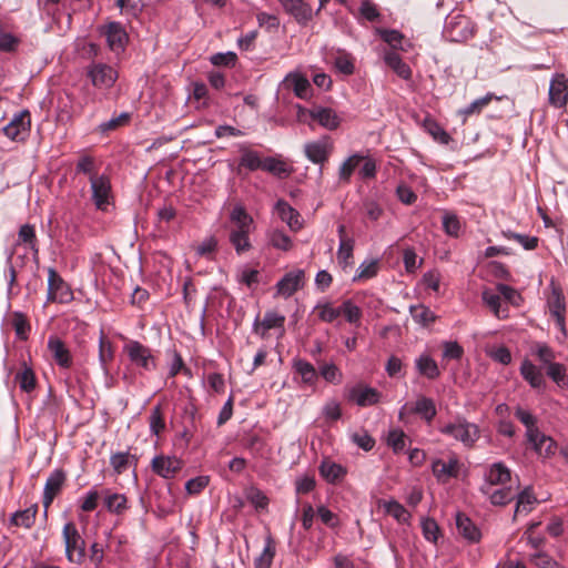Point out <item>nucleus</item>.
<instances>
[{
	"label": "nucleus",
	"mask_w": 568,
	"mask_h": 568,
	"mask_svg": "<svg viewBox=\"0 0 568 568\" xmlns=\"http://www.w3.org/2000/svg\"><path fill=\"white\" fill-rule=\"evenodd\" d=\"M110 464L113 467L114 471L120 475L124 473L130 465L136 466L138 458L135 455H131L130 453H116L113 454L110 458Z\"/></svg>",
	"instance_id": "a19ab883"
},
{
	"label": "nucleus",
	"mask_w": 568,
	"mask_h": 568,
	"mask_svg": "<svg viewBox=\"0 0 568 568\" xmlns=\"http://www.w3.org/2000/svg\"><path fill=\"white\" fill-rule=\"evenodd\" d=\"M484 303L491 310L494 315L499 320H505L508 317V306L507 304L503 305L501 297L498 291H493L490 288H486L481 294Z\"/></svg>",
	"instance_id": "393cba45"
},
{
	"label": "nucleus",
	"mask_w": 568,
	"mask_h": 568,
	"mask_svg": "<svg viewBox=\"0 0 568 568\" xmlns=\"http://www.w3.org/2000/svg\"><path fill=\"white\" fill-rule=\"evenodd\" d=\"M124 352L128 354L130 361L138 367L144 371L155 369V358L151 349L138 341H130L124 345Z\"/></svg>",
	"instance_id": "0eeeda50"
},
{
	"label": "nucleus",
	"mask_w": 568,
	"mask_h": 568,
	"mask_svg": "<svg viewBox=\"0 0 568 568\" xmlns=\"http://www.w3.org/2000/svg\"><path fill=\"white\" fill-rule=\"evenodd\" d=\"M456 527L459 535L470 542H478L481 538L479 528L463 513L456 514Z\"/></svg>",
	"instance_id": "b1692460"
},
{
	"label": "nucleus",
	"mask_w": 568,
	"mask_h": 568,
	"mask_svg": "<svg viewBox=\"0 0 568 568\" xmlns=\"http://www.w3.org/2000/svg\"><path fill=\"white\" fill-rule=\"evenodd\" d=\"M415 366L419 375L434 381L440 376V369L434 358L428 354H422L415 359Z\"/></svg>",
	"instance_id": "cd10ccee"
},
{
	"label": "nucleus",
	"mask_w": 568,
	"mask_h": 568,
	"mask_svg": "<svg viewBox=\"0 0 568 568\" xmlns=\"http://www.w3.org/2000/svg\"><path fill=\"white\" fill-rule=\"evenodd\" d=\"M149 422L150 430L153 435L159 436L165 429V420L160 405L153 407Z\"/></svg>",
	"instance_id": "4d7b16f0"
},
{
	"label": "nucleus",
	"mask_w": 568,
	"mask_h": 568,
	"mask_svg": "<svg viewBox=\"0 0 568 568\" xmlns=\"http://www.w3.org/2000/svg\"><path fill=\"white\" fill-rule=\"evenodd\" d=\"M262 170L272 173L278 178H286L291 174V169L284 161L272 156L263 159Z\"/></svg>",
	"instance_id": "ea45409f"
},
{
	"label": "nucleus",
	"mask_w": 568,
	"mask_h": 568,
	"mask_svg": "<svg viewBox=\"0 0 568 568\" xmlns=\"http://www.w3.org/2000/svg\"><path fill=\"white\" fill-rule=\"evenodd\" d=\"M520 373L531 387L540 388L545 385V378L541 371L537 368L530 361L526 359L523 362Z\"/></svg>",
	"instance_id": "72a5a7b5"
},
{
	"label": "nucleus",
	"mask_w": 568,
	"mask_h": 568,
	"mask_svg": "<svg viewBox=\"0 0 568 568\" xmlns=\"http://www.w3.org/2000/svg\"><path fill=\"white\" fill-rule=\"evenodd\" d=\"M476 31V24L463 14L452 17L445 26V34L453 42H465L474 38Z\"/></svg>",
	"instance_id": "20e7f679"
},
{
	"label": "nucleus",
	"mask_w": 568,
	"mask_h": 568,
	"mask_svg": "<svg viewBox=\"0 0 568 568\" xmlns=\"http://www.w3.org/2000/svg\"><path fill=\"white\" fill-rule=\"evenodd\" d=\"M38 513V506L32 505L31 507L19 510L12 516V523L16 526L23 527V528H31L36 521Z\"/></svg>",
	"instance_id": "37998d69"
},
{
	"label": "nucleus",
	"mask_w": 568,
	"mask_h": 568,
	"mask_svg": "<svg viewBox=\"0 0 568 568\" xmlns=\"http://www.w3.org/2000/svg\"><path fill=\"white\" fill-rule=\"evenodd\" d=\"M284 11L298 24L306 26L313 19V9L306 0H277Z\"/></svg>",
	"instance_id": "9b49d317"
},
{
	"label": "nucleus",
	"mask_w": 568,
	"mask_h": 568,
	"mask_svg": "<svg viewBox=\"0 0 568 568\" xmlns=\"http://www.w3.org/2000/svg\"><path fill=\"white\" fill-rule=\"evenodd\" d=\"M440 433L460 442L465 447L471 448L480 437L479 427L464 417H456L454 422L440 427Z\"/></svg>",
	"instance_id": "f03ea898"
},
{
	"label": "nucleus",
	"mask_w": 568,
	"mask_h": 568,
	"mask_svg": "<svg viewBox=\"0 0 568 568\" xmlns=\"http://www.w3.org/2000/svg\"><path fill=\"white\" fill-rule=\"evenodd\" d=\"M16 381L21 390L26 393L32 392L37 386V377L32 368L24 366V368L17 373Z\"/></svg>",
	"instance_id": "49530a36"
},
{
	"label": "nucleus",
	"mask_w": 568,
	"mask_h": 568,
	"mask_svg": "<svg viewBox=\"0 0 568 568\" xmlns=\"http://www.w3.org/2000/svg\"><path fill=\"white\" fill-rule=\"evenodd\" d=\"M427 132L442 144H448L450 135L435 121L426 122Z\"/></svg>",
	"instance_id": "338daca9"
},
{
	"label": "nucleus",
	"mask_w": 568,
	"mask_h": 568,
	"mask_svg": "<svg viewBox=\"0 0 568 568\" xmlns=\"http://www.w3.org/2000/svg\"><path fill=\"white\" fill-rule=\"evenodd\" d=\"M11 323L17 337L21 341L28 339L31 326L27 316L21 312H13Z\"/></svg>",
	"instance_id": "a18cd8bd"
},
{
	"label": "nucleus",
	"mask_w": 568,
	"mask_h": 568,
	"mask_svg": "<svg viewBox=\"0 0 568 568\" xmlns=\"http://www.w3.org/2000/svg\"><path fill=\"white\" fill-rule=\"evenodd\" d=\"M105 507L109 511L122 514L126 509V497L122 494H111L105 500Z\"/></svg>",
	"instance_id": "13d9d810"
},
{
	"label": "nucleus",
	"mask_w": 568,
	"mask_h": 568,
	"mask_svg": "<svg viewBox=\"0 0 568 568\" xmlns=\"http://www.w3.org/2000/svg\"><path fill=\"white\" fill-rule=\"evenodd\" d=\"M432 470L438 480L446 481L448 478L458 477L459 462L456 457H452L448 462L436 459L433 462Z\"/></svg>",
	"instance_id": "6ab92c4d"
},
{
	"label": "nucleus",
	"mask_w": 568,
	"mask_h": 568,
	"mask_svg": "<svg viewBox=\"0 0 568 568\" xmlns=\"http://www.w3.org/2000/svg\"><path fill=\"white\" fill-rule=\"evenodd\" d=\"M384 60L386 64L402 79L408 80L412 77V70L407 63L403 61L400 55L395 51L385 53Z\"/></svg>",
	"instance_id": "473e14b6"
},
{
	"label": "nucleus",
	"mask_w": 568,
	"mask_h": 568,
	"mask_svg": "<svg viewBox=\"0 0 568 568\" xmlns=\"http://www.w3.org/2000/svg\"><path fill=\"white\" fill-rule=\"evenodd\" d=\"M241 153L240 166H244L250 171L262 170L263 159L260 158L256 151L243 148Z\"/></svg>",
	"instance_id": "de8ad7c7"
},
{
	"label": "nucleus",
	"mask_w": 568,
	"mask_h": 568,
	"mask_svg": "<svg viewBox=\"0 0 568 568\" xmlns=\"http://www.w3.org/2000/svg\"><path fill=\"white\" fill-rule=\"evenodd\" d=\"M406 435L400 429H393L388 433L387 444L392 447L394 453L398 454L404 450L406 446Z\"/></svg>",
	"instance_id": "0e129e2a"
},
{
	"label": "nucleus",
	"mask_w": 568,
	"mask_h": 568,
	"mask_svg": "<svg viewBox=\"0 0 568 568\" xmlns=\"http://www.w3.org/2000/svg\"><path fill=\"white\" fill-rule=\"evenodd\" d=\"M284 84L292 89L295 95L300 99L308 98L312 89L308 79L298 72L288 73L284 79Z\"/></svg>",
	"instance_id": "5701e85b"
},
{
	"label": "nucleus",
	"mask_w": 568,
	"mask_h": 568,
	"mask_svg": "<svg viewBox=\"0 0 568 568\" xmlns=\"http://www.w3.org/2000/svg\"><path fill=\"white\" fill-rule=\"evenodd\" d=\"M275 209L281 220L285 222L292 231L297 232L302 229L303 224L300 220V213L286 201L278 200L276 202Z\"/></svg>",
	"instance_id": "4be33fe9"
},
{
	"label": "nucleus",
	"mask_w": 568,
	"mask_h": 568,
	"mask_svg": "<svg viewBox=\"0 0 568 568\" xmlns=\"http://www.w3.org/2000/svg\"><path fill=\"white\" fill-rule=\"evenodd\" d=\"M364 156L359 154H353L346 161H344L339 168L338 176L343 183H349L351 176L354 171L363 162Z\"/></svg>",
	"instance_id": "c03bdc74"
},
{
	"label": "nucleus",
	"mask_w": 568,
	"mask_h": 568,
	"mask_svg": "<svg viewBox=\"0 0 568 568\" xmlns=\"http://www.w3.org/2000/svg\"><path fill=\"white\" fill-rule=\"evenodd\" d=\"M276 555V541L268 534L262 552L254 559V568H271Z\"/></svg>",
	"instance_id": "c756f323"
},
{
	"label": "nucleus",
	"mask_w": 568,
	"mask_h": 568,
	"mask_svg": "<svg viewBox=\"0 0 568 568\" xmlns=\"http://www.w3.org/2000/svg\"><path fill=\"white\" fill-rule=\"evenodd\" d=\"M114 358V346L110 339L101 332L99 338V362L104 375H109V364Z\"/></svg>",
	"instance_id": "7c9ffc66"
},
{
	"label": "nucleus",
	"mask_w": 568,
	"mask_h": 568,
	"mask_svg": "<svg viewBox=\"0 0 568 568\" xmlns=\"http://www.w3.org/2000/svg\"><path fill=\"white\" fill-rule=\"evenodd\" d=\"M303 280L304 271L296 270L288 272L277 283V292L285 297H290L303 286Z\"/></svg>",
	"instance_id": "a211bd4d"
},
{
	"label": "nucleus",
	"mask_w": 568,
	"mask_h": 568,
	"mask_svg": "<svg viewBox=\"0 0 568 568\" xmlns=\"http://www.w3.org/2000/svg\"><path fill=\"white\" fill-rule=\"evenodd\" d=\"M321 376L328 383L337 385L342 383L343 374L339 368L333 363H323L320 365Z\"/></svg>",
	"instance_id": "603ef678"
},
{
	"label": "nucleus",
	"mask_w": 568,
	"mask_h": 568,
	"mask_svg": "<svg viewBox=\"0 0 568 568\" xmlns=\"http://www.w3.org/2000/svg\"><path fill=\"white\" fill-rule=\"evenodd\" d=\"M67 480V475L62 469H54L48 477L44 490L42 505L45 511L49 509L54 498L61 493Z\"/></svg>",
	"instance_id": "f8f14e48"
},
{
	"label": "nucleus",
	"mask_w": 568,
	"mask_h": 568,
	"mask_svg": "<svg viewBox=\"0 0 568 568\" xmlns=\"http://www.w3.org/2000/svg\"><path fill=\"white\" fill-rule=\"evenodd\" d=\"M443 227L444 231L449 235L457 237L459 235L462 223L459 217L453 213H446L443 216Z\"/></svg>",
	"instance_id": "680f3d73"
},
{
	"label": "nucleus",
	"mask_w": 568,
	"mask_h": 568,
	"mask_svg": "<svg viewBox=\"0 0 568 568\" xmlns=\"http://www.w3.org/2000/svg\"><path fill=\"white\" fill-rule=\"evenodd\" d=\"M335 68L345 75H351L355 71V58L345 50H337L334 54Z\"/></svg>",
	"instance_id": "e433bc0d"
},
{
	"label": "nucleus",
	"mask_w": 568,
	"mask_h": 568,
	"mask_svg": "<svg viewBox=\"0 0 568 568\" xmlns=\"http://www.w3.org/2000/svg\"><path fill=\"white\" fill-rule=\"evenodd\" d=\"M385 511L394 517L398 523L406 524L409 521L410 514L406 508L396 500L386 501L384 504Z\"/></svg>",
	"instance_id": "3c124183"
},
{
	"label": "nucleus",
	"mask_w": 568,
	"mask_h": 568,
	"mask_svg": "<svg viewBox=\"0 0 568 568\" xmlns=\"http://www.w3.org/2000/svg\"><path fill=\"white\" fill-rule=\"evenodd\" d=\"M285 316L274 312L267 311L264 314L263 320H260L257 316L253 324V332L261 336V338L265 339L267 337V331L272 328H281L284 331Z\"/></svg>",
	"instance_id": "2eb2a0df"
},
{
	"label": "nucleus",
	"mask_w": 568,
	"mask_h": 568,
	"mask_svg": "<svg viewBox=\"0 0 568 568\" xmlns=\"http://www.w3.org/2000/svg\"><path fill=\"white\" fill-rule=\"evenodd\" d=\"M549 102L556 108L565 106L568 102V79L558 73L554 77L549 88Z\"/></svg>",
	"instance_id": "dca6fc26"
},
{
	"label": "nucleus",
	"mask_w": 568,
	"mask_h": 568,
	"mask_svg": "<svg viewBox=\"0 0 568 568\" xmlns=\"http://www.w3.org/2000/svg\"><path fill=\"white\" fill-rule=\"evenodd\" d=\"M409 313L416 323H418L425 327L429 326L437 320V316L435 315V313L432 312L425 305H412L409 307Z\"/></svg>",
	"instance_id": "58836bf2"
},
{
	"label": "nucleus",
	"mask_w": 568,
	"mask_h": 568,
	"mask_svg": "<svg viewBox=\"0 0 568 568\" xmlns=\"http://www.w3.org/2000/svg\"><path fill=\"white\" fill-rule=\"evenodd\" d=\"M547 375L560 387L568 386L566 367L560 363H550L547 366Z\"/></svg>",
	"instance_id": "5fc2aeb1"
},
{
	"label": "nucleus",
	"mask_w": 568,
	"mask_h": 568,
	"mask_svg": "<svg viewBox=\"0 0 568 568\" xmlns=\"http://www.w3.org/2000/svg\"><path fill=\"white\" fill-rule=\"evenodd\" d=\"M494 95L491 93L486 94L483 98H479L471 102L468 106L460 110V114L464 116H470L473 114H479L484 108H486L493 100Z\"/></svg>",
	"instance_id": "052dcab7"
},
{
	"label": "nucleus",
	"mask_w": 568,
	"mask_h": 568,
	"mask_svg": "<svg viewBox=\"0 0 568 568\" xmlns=\"http://www.w3.org/2000/svg\"><path fill=\"white\" fill-rule=\"evenodd\" d=\"M333 151V144L328 138L318 141L308 142L304 145L305 156L314 164L323 165L328 161Z\"/></svg>",
	"instance_id": "4468645a"
},
{
	"label": "nucleus",
	"mask_w": 568,
	"mask_h": 568,
	"mask_svg": "<svg viewBox=\"0 0 568 568\" xmlns=\"http://www.w3.org/2000/svg\"><path fill=\"white\" fill-rule=\"evenodd\" d=\"M19 240L21 243L26 244L34 255L39 253V246L36 235L34 226L30 224H24L19 230Z\"/></svg>",
	"instance_id": "09e8293b"
},
{
	"label": "nucleus",
	"mask_w": 568,
	"mask_h": 568,
	"mask_svg": "<svg viewBox=\"0 0 568 568\" xmlns=\"http://www.w3.org/2000/svg\"><path fill=\"white\" fill-rule=\"evenodd\" d=\"M62 539L68 561L75 565H82L87 557L85 540L80 535L74 523L69 521L63 526Z\"/></svg>",
	"instance_id": "7ed1b4c3"
},
{
	"label": "nucleus",
	"mask_w": 568,
	"mask_h": 568,
	"mask_svg": "<svg viewBox=\"0 0 568 568\" xmlns=\"http://www.w3.org/2000/svg\"><path fill=\"white\" fill-rule=\"evenodd\" d=\"M348 399L361 407L372 406L379 402L381 393L375 388L359 384L349 389Z\"/></svg>",
	"instance_id": "f3484780"
},
{
	"label": "nucleus",
	"mask_w": 568,
	"mask_h": 568,
	"mask_svg": "<svg viewBox=\"0 0 568 568\" xmlns=\"http://www.w3.org/2000/svg\"><path fill=\"white\" fill-rule=\"evenodd\" d=\"M423 536L430 542H437L440 530L433 518H426L422 521Z\"/></svg>",
	"instance_id": "69168bd1"
},
{
	"label": "nucleus",
	"mask_w": 568,
	"mask_h": 568,
	"mask_svg": "<svg viewBox=\"0 0 568 568\" xmlns=\"http://www.w3.org/2000/svg\"><path fill=\"white\" fill-rule=\"evenodd\" d=\"M534 449L542 457H549L556 452V443L550 437L545 436L538 432V436L534 439H528Z\"/></svg>",
	"instance_id": "4c0bfd02"
},
{
	"label": "nucleus",
	"mask_w": 568,
	"mask_h": 568,
	"mask_svg": "<svg viewBox=\"0 0 568 568\" xmlns=\"http://www.w3.org/2000/svg\"><path fill=\"white\" fill-rule=\"evenodd\" d=\"M378 273V263L377 261H371L368 263L364 262L362 263L358 268L357 273L354 276L353 281H363V280H369L377 275Z\"/></svg>",
	"instance_id": "bf43d9fd"
},
{
	"label": "nucleus",
	"mask_w": 568,
	"mask_h": 568,
	"mask_svg": "<svg viewBox=\"0 0 568 568\" xmlns=\"http://www.w3.org/2000/svg\"><path fill=\"white\" fill-rule=\"evenodd\" d=\"M480 491L488 496L490 503L496 506L507 505L516 498V493L510 487L494 489V487L490 488L489 484H484L480 487Z\"/></svg>",
	"instance_id": "bb28decb"
},
{
	"label": "nucleus",
	"mask_w": 568,
	"mask_h": 568,
	"mask_svg": "<svg viewBox=\"0 0 568 568\" xmlns=\"http://www.w3.org/2000/svg\"><path fill=\"white\" fill-rule=\"evenodd\" d=\"M318 470H320V475L327 483L333 484V485L341 483L347 474V470L345 467H343L341 464H337L329 459H324L321 463Z\"/></svg>",
	"instance_id": "412c9836"
},
{
	"label": "nucleus",
	"mask_w": 568,
	"mask_h": 568,
	"mask_svg": "<svg viewBox=\"0 0 568 568\" xmlns=\"http://www.w3.org/2000/svg\"><path fill=\"white\" fill-rule=\"evenodd\" d=\"M130 121V114L124 112L121 113L119 116L113 118L106 122H103L99 125V131L102 133H106L110 131H114L120 126L126 125Z\"/></svg>",
	"instance_id": "774afa93"
},
{
	"label": "nucleus",
	"mask_w": 568,
	"mask_h": 568,
	"mask_svg": "<svg viewBox=\"0 0 568 568\" xmlns=\"http://www.w3.org/2000/svg\"><path fill=\"white\" fill-rule=\"evenodd\" d=\"M48 348L51 352L55 363L62 368H69L72 365V357L65 344L57 336H50Z\"/></svg>",
	"instance_id": "aec40b11"
},
{
	"label": "nucleus",
	"mask_w": 568,
	"mask_h": 568,
	"mask_svg": "<svg viewBox=\"0 0 568 568\" xmlns=\"http://www.w3.org/2000/svg\"><path fill=\"white\" fill-rule=\"evenodd\" d=\"M101 33L105 37L109 49L116 55L124 52L129 36L122 23L112 21L102 27Z\"/></svg>",
	"instance_id": "6e6552de"
},
{
	"label": "nucleus",
	"mask_w": 568,
	"mask_h": 568,
	"mask_svg": "<svg viewBox=\"0 0 568 568\" xmlns=\"http://www.w3.org/2000/svg\"><path fill=\"white\" fill-rule=\"evenodd\" d=\"M73 298V293L67 282L60 276L55 268H48V294L49 303H69Z\"/></svg>",
	"instance_id": "423d86ee"
},
{
	"label": "nucleus",
	"mask_w": 568,
	"mask_h": 568,
	"mask_svg": "<svg viewBox=\"0 0 568 568\" xmlns=\"http://www.w3.org/2000/svg\"><path fill=\"white\" fill-rule=\"evenodd\" d=\"M270 242L273 247L281 251H290L293 246L291 237L278 230H275L271 233Z\"/></svg>",
	"instance_id": "e2e57ef3"
},
{
	"label": "nucleus",
	"mask_w": 568,
	"mask_h": 568,
	"mask_svg": "<svg viewBox=\"0 0 568 568\" xmlns=\"http://www.w3.org/2000/svg\"><path fill=\"white\" fill-rule=\"evenodd\" d=\"M485 479V484H489L490 488L497 485H505L510 480V469L503 463H495L489 467Z\"/></svg>",
	"instance_id": "c85d7f7f"
},
{
	"label": "nucleus",
	"mask_w": 568,
	"mask_h": 568,
	"mask_svg": "<svg viewBox=\"0 0 568 568\" xmlns=\"http://www.w3.org/2000/svg\"><path fill=\"white\" fill-rule=\"evenodd\" d=\"M183 466V460L175 456L158 455L151 462L152 471L164 479L174 478Z\"/></svg>",
	"instance_id": "1a4fd4ad"
},
{
	"label": "nucleus",
	"mask_w": 568,
	"mask_h": 568,
	"mask_svg": "<svg viewBox=\"0 0 568 568\" xmlns=\"http://www.w3.org/2000/svg\"><path fill=\"white\" fill-rule=\"evenodd\" d=\"M517 503L515 509V517L517 515L529 514L534 505L537 503V498L535 497L532 489L530 487H526L523 491L516 494Z\"/></svg>",
	"instance_id": "f704fd0d"
},
{
	"label": "nucleus",
	"mask_w": 568,
	"mask_h": 568,
	"mask_svg": "<svg viewBox=\"0 0 568 568\" xmlns=\"http://www.w3.org/2000/svg\"><path fill=\"white\" fill-rule=\"evenodd\" d=\"M87 77L94 88L109 90L116 82L119 74L113 67L106 63L92 62L87 67Z\"/></svg>",
	"instance_id": "39448f33"
},
{
	"label": "nucleus",
	"mask_w": 568,
	"mask_h": 568,
	"mask_svg": "<svg viewBox=\"0 0 568 568\" xmlns=\"http://www.w3.org/2000/svg\"><path fill=\"white\" fill-rule=\"evenodd\" d=\"M308 113L313 121L318 122L327 130H335L339 125V118L336 112L329 108H314Z\"/></svg>",
	"instance_id": "a878e982"
},
{
	"label": "nucleus",
	"mask_w": 568,
	"mask_h": 568,
	"mask_svg": "<svg viewBox=\"0 0 568 568\" xmlns=\"http://www.w3.org/2000/svg\"><path fill=\"white\" fill-rule=\"evenodd\" d=\"M550 314L556 318V324L560 331L565 332V304L560 294L555 293L549 303Z\"/></svg>",
	"instance_id": "8fccbe9b"
},
{
	"label": "nucleus",
	"mask_w": 568,
	"mask_h": 568,
	"mask_svg": "<svg viewBox=\"0 0 568 568\" xmlns=\"http://www.w3.org/2000/svg\"><path fill=\"white\" fill-rule=\"evenodd\" d=\"M230 221L233 227L230 231V243L237 254H243L251 250L250 233L253 226V219L246 212L243 205H235L230 213Z\"/></svg>",
	"instance_id": "f257e3e1"
},
{
	"label": "nucleus",
	"mask_w": 568,
	"mask_h": 568,
	"mask_svg": "<svg viewBox=\"0 0 568 568\" xmlns=\"http://www.w3.org/2000/svg\"><path fill=\"white\" fill-rule=\"evenodd\" d=\"M413 413L418 414L422 418H424L426 422L430 423L434 417L436 416V406L432 398L420 396L416 403L414 408L412 409Z\"/></svg>",
	"instance_id": "c9c22d12"
},
{
	"label": "nucleus",
	"mask_w": 568,
	"mask_h": 568,
	"mask_svg": "<svg viewBox=\"0 0 568 568\" xmlns=\"http://www.w3.org/2000/svg\"><path fill=\"white\" fill-rule=\"evenodd\" d=\"M92 200L97 209L105 211L109 205V196L111 193L110 180L105 175L91 176Z\"/></svg>",
	"instance_id": "ddd939ff"
},
{
	"label": "nucleus",
	"mask_w": 568,
	"mask_h": 568,
	"mask_svg": "<svg viewBox=\"0 0 568 568\" xmlns=\"http://www.w3.org/2000/svg\"><path fill=\"white\" fill-rule=\"evenodd\" d=\"M31 126V114L28 110H23L16 114L11 121L3 126L2 131L6 136L12 141L23 140Z\"/></svg>",
	"instance_id": "9d476101"
},
{
	"label": "nucleus",
	"mask_w": 568,
	"mask_h": 568,
	"mask_svg": "<svg viewBox=\"0 0 568 568\" xmlns=\"http://www.w3.org/2000/svg\"><path fill=\"white\" fill-rule=\"evenodd\" d=\"M341 315L343 314L346 321L351 324L358 325L362 318V311L351 300H346L342 303Z\"/></svg>",
	"instance_id": "864d4df0"
},
{
	"label": "nucleus",
	"mask_w": 568,
	"mask_h": 568,
	"mask_svg": "<svg viewBox=\"0 0 568 568\" xmlns=\"http://www.w3.org/2000/svg\"><path fill=\"white\" fill-rule=\"evenodd\" d=\"M515 417L526 426L527 439H534L538 436L539 429L536 426L537 419L532 414L521 407H517L515 410Z\"/></svg>",
	"instance_id": "79ce46f5"
},
{
	"label": "nucleus",
	"mask_w": 568,
	"mask_h": 568,
	"mask_svg": "<svg viewBox=\"0 0 568 568\" xmlns=\"http://www.w3.org/2000/svg\"><path fill=\"white\" fill-rule=\"evenodd\" d=\"M294 371L301 376L302 382L306 385L314 386L318 379V373L313 364L297 358L293 362Z\"/></svg>",
	"instance_id": "2f4dec72"
},
{
	"label": "nucleus",
	"mask_w": 568,
	"mask_h": 568,
	"mask_svg": "<svg viewBox=\"0 0 568 568\" xmlns=\"http://www.w3.org/2000/svg\"><path fill=\"white\" fill-rule=\"evenodd\" d=\"M354 245L355 241L344 240L343 242H339V247L337 251V261L343 268L352 264Z\"/></svg>",
	"instance_id": "6e6d98bb"
}]
</instances>
